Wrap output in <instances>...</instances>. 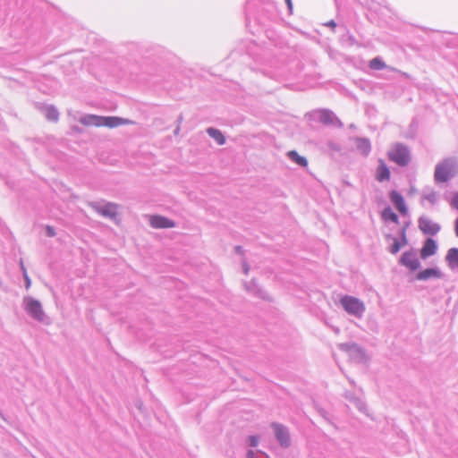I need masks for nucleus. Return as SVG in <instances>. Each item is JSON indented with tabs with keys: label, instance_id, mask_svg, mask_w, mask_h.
<instances>
[{
	"label": "nucleus",
	"instance_id": "obj_1",
	"mask_svg": "<svg viewBox=\"0 0 458 458\" xmlns=\"http://www.w3.org/2000/svg\"><path fill=\"white\" fill-rule=\"evenodd\" d=\"M456 174H458V158L448 157L436 165L434 178L437 182H446Z\"/></svg>",
	"mask_w": 458,
	"mask_h": 458
},
{
	"label": "nucleus",
	"instance_id": "obj_2",
	"mask_svg": "<svg viewBox=\"0 0 458 458\" xmlns=\"http://www.w3.org/2000/svg\"><path fill=\"white\" fill-rule=\"evenodd\" d=\"M22 308L34 320L45 325H48L50 323V319L46 315L41 302L33 297L24 296L22 299Z\"/></svg>",
	"mask_w": 458,
	"mask_h": 458
},
{
	"label": "nucleus",
	"instance_id": "obj_3",
	"mask_svg": "<svg viewBox=\"0 0 458 458\" xmlns=\"http://www.w3.org/2000/svg\"><path fill=\"white\" fill-rule=\"evenodd\" d=\"M388 158L400 166H406L411 160L408 147L403 143H395L387 153Z\"/></svg>",
	"mask_w": 458,
	"mask_h": 458
},
{
	"label": "nucleus",
	"instance_id": "obj_4",
	"mask_svg": "<svg viewBox=\"0 0 458 458\" xmlns=\"http://www.w3.org/2000/svg\"><path fill=\"white\" fill-rule=\"evenodd\" d=\"M340 303L348 314L359 318L363 316L365 305L360 299L350 295H344L340 299Z\"/></svg>",
	"mask_w": 458,
	"mask_h": 458
},
{
	"label": "nucleus",
	"instance_id": "obj_5",
	"mask_svg": "<svg viewBox=\"0 0 458 458\" xmlns=\"http://www.w3.org/2000/svg\"><path fill=\"white\" fill-rule=\"evenodd\" d=\"M338 348L348 353L351 360L357 363H363L367 360L366 352L363 348L354 343H343L338 344Z\"/></svg>",
	"mask_w": 458,
	"mask_h": 458
},
{
	"label": "nucleus",
	"instance_id": "obj_6",
	"mask_svg": "<svg viewBox=\"0 0 458 458\" xmlns=\"http://www.w3.org/2000/svg\"><path fill=\"white\" fill-rule=\"evenodd\" d=\"M271 428L274 429L275 437L283 448H287L291 445L290 433L288 428L283 424L273 422Z\"/></svg>",
	"mask_w": 458,
	"mask_h": 458
},
{
	"label": "nucleus",
	"instance_id": "obj_7",
	"mask_svg": "<svg viewBox=\"0 0 458 458\" xmlns=\"http://www.w3.org/2000/svg\"><path fill=\"white\" fill-rule=\"evenodd\" d=\"M418 226L425 235L434 236L441 230V225L439 224L433 222L430 218L424 216L419 217Z\"/></svg>",
	"mask_w": 458,
	"mask_h": 458
},
{
	"label": "nucleus",
	"instance_id": "obj_8",
	"mask_svg": "<svg viewBox=\"0 0 458 458\" xmlns=\"http://www.w3.org/2000/svg\"><path fill=\"white\" fill-rule=\"evenodd\" d=\"M399 262L411 271H415L420 267V262L413 250L403 252Z\"/></svg>",
	"mask_w": 458,
	"mask_h": 458
},
{
	"label": "nucleus",
	"instance_id": "obj_9",
	"mask_svg": "<svg viewBox=\"0 0 458 458\" xmlns=\"http://www.w3.org/2000/svg\"><path fill=\"white\" fill-rule=\"evenodd\" d=\"M94 209L105 217H108L110 219H114L117 215V205L107 202L105 204L94 203L92 204Z\"/></svg>",
	"mask_w": 458,
	"mask_h": 458
},
{
	"label": "nucleus",
	"instance_id": "obj_10",
	"mask_svg": "<svg viewBox=\"0 0 458 458\" xmlns=\"http://www.w3.org/2000/svg\"><path fill=\"white\" fill-rule=\"evenodd\" d=\"M318 121L325 125L343 126V123L336 115L328 109H323L318 112Z\"/></svg>",
	"mask_w": 458,
	"mask_h": 458
},
{
	"label": "nucleus",
	"instance_id": "obj_11",
	"mask_svg": "<svg viewBox=\"0 0 458 458\" xmlns=\"http://www.w3.org/2000/svg\"><path fill=\"white\" fill-rule=\"evenodd\" d=\"M389 199L391 202L394 204L395 208L401 213L403 216H406L408 214V208L404 202L403 197L395 190H392L389 192Z\"/></svg>",
	"mask_w": 458,
	"mask_h": 458
},
{
	"label": "nucleus",
	"instance_id": "obj_12",
	"mask_svg": "<svg viewBox=\"0 0 458 458\" xmlns=\"http://www.w3.org/2000/svg\"><path fill=\"white\" fill-rule=\"evenodd\" d=\"M149 225L151 227L158 229L173 228L175 226V223L173 220L158 215L149 217Z\"/></svg>",
	"mask_w": 458,
	"mask_h": 458
},
{
	"label": "nucleus",
	"instance_id": "obj_13",
	"mask_svg": "<svg viewBox=\"0 0 458 458\" xmlns=\"http://www.w3.org/2000/svg\"><path fill=\"white\" fill-rule=\"evenodd\" d=\"M132 123L131 120L117 116H101V126L115 128L120 125Z\"/></svg>",
	"mask_w": 458,
	"mask_h": 458
},
{
	"label": "nucleus",
	"instance_id": "obj_14",
	"mask_svg": "<svg viewBox=\"0 0 458 458\" xmlns=\"http://www.w3.org/2000/svg\"><path fill=\"white\" fill-rule=\"evenodd\" d=\"M437 250V242L432 238H427L420 250V258L423 259L436 254Z\"/></svg>",
	"mask_w": 458,
	"mask_h": 458
},
{
	"label": "nucleus",
	"instance_id": "obj_15",
	"mask_svg": "<svg viewBox=\"0 0 458 458\" xmlns=\"http://www.w3.org/2000/svg\"><path fill=\"white\" fill-rule=\"evenodd\" d=\"M443 273L437 267L426 268L416 275V279L420 281H426L432 277L442 278Z\"/></svg>",
	"mask_w": 458,
	"mask_h": 458
},
{
	"label": "nucleus",
	"instance_id": "obj_16",
	"mask_svg": "<svg viewBox=\"0 0 458 458\" xmlns=\"http://www.w3.org/2000/svg\"><path fill=\"white\" fill-rule=\"evenodd\" d=\"M376 179L380 182L388 181L390 179V170L382 159H379L378 161V166L376 172Z\"/></svg>",
	"mask_w": 458,
	"mask_h": 458
},
{
	"label": "nucleus",
	"instance_id": "obj_17",
	"mask_svg": "<svg viewBox=\"0 0 458 458\" xmlns=\"http://www.w3.org/2000/svg\"><path fill=\"white\" fill-rule=\"evenodd\" d=\"M244 286L246 291L264 300L267 299V293L257 284L255 280H251L249 283H244Z\"/></svg>",
	"mask_w": 458,
	"mask_h": 458
},
{
	"label": "nucleus",
	"instance_id": "obj_18",
	"mask_svg": "<svg viewBox=\"0 0 458 458\" xmlns=\"http://www.w3.org/2000/svg\"><path fill=\"white\" fill-rule=\"evenodd\" d=\"M355 146L357 150L365 157L368 156L371 150L370 141L367 138H357L355 140Z\"/></svg>",
	"mask_w": 458,
	"mask_h": 458
},
{
	"label": "nucleus",
	"instance_id": "obj_19",
	"mask_svg": "<svg viewBox=\"0 0 458 458\" xmlns=\"http://www.w3.org/2000/svg\"><path fill=\"white\" fill-rule=\"evenodd\" d=\"M79 122L85 126H101V116L96 114H85L81 116Z\"/></svg>",
	"mask_w": 458,
	"mask_h": 458
},
{
	"label": "nucleus",
	"instance_id": "obj_20",
	"mask_svg": "<svg viewBox=\"0 0 458 458\" xmlns=\"http://www.w3.org/2000/svg\"><path fill=\"white\" fill-rule=\"evenodd\" d=\"M445 261L451 269L458 268V248H451L448 250Z\"/></svg>",
	"mask_w": 458,
	"mask_h": 458
},
{
	"label": "nucleus",
	"instance_id": "obj_21",
	"mask_svg": "<svg viewBox=\"0 0 458 458\" xmlns=\"http://www.w3.org/2000/svg\"><path fill=\"white\" fill-rule=\"evenodd\" d=\"M286 156L290 160L299 165L301 167H306L308 165V161L306 157H301L295 150H290L287 152Z\"/></svg>",
	"mask_w": 458,
	"mask_h": 458
},
{
	"label": "nucleus",
	"instance_id": "obj_22",
	"mask_svg": "<svg viewBox=\"0 0 458 458\" xmlns=\"http://www.w3.org/2000/svg\"><path fill=\"white\" fill-rule=\"evenodd\" d=\"M207 133L216 140L217 144L224 145L225 143V138L218 129L209 127L207 129Z\"/></svg>",
	"mask_w": 458,
	"mask_h": 458
},
{
	"label": "nucleus",
	"instance_id": "obj_23",
	"mask_svg": "<svg viewBox=\"0 0 458 458\" xmlns=\"http://www.w3.org/2000/svg\"><path fill=\"white\" fill-rule=\"evenodd\" d=\"M381 217L385 221H391L394 224H399L398 216L393 211V209L390 207H386L382 210Z\"/></svg>",
	"mask_w": 458,
	"mask_h": 458
},
{
	"label": "nucleus",
	"instance_id": "obj_24",
	"mask_svg": "<svg viewBox=\"0 0 458 458\" xmlns=\"http://www.w3.org/2000/svg\"><path fill=\"white\" fill-rule=\"evenodd\" d=\"M43 112L48 121L56 122L59 118V112L54 106H46Z\"/></svg>",
	"mask_w": 458,
	"mask_h": 458
},
{
	"label": "nucleus",
	"instance_id": "obj_25",
	"mask_svg": "<svg viewBox=\"0 0 458 458\" xmlns=\"http://www.w3.org/2000/svg\"><path fill=\"white\" fill-rule=\"evenodd\" d=\"M386 239L387 241H389V240L393 241V243L388 248L389 252L392 254H396L400 250V249L403 246V242H400L398 238L394 237L391 234L386 235Z\"/></svg>",
	"mask_w": 458,
	"mask_h": 458
},
{
	"label": "nucleus",
	"instance_id": "obj_26",
	"mask_svg": "<svg viewBox=\"0 0 458 458\" xmlns=\"http://www.w3.org/2000/svg\"><path fill=\"white\" fill-rule=\"evenodd\" d=\"M346 398L350 402H352L359 411H360L362 412H365V411H366V404L364 403V402L360 398L355 397V396H353L352 394H346Z\"/></svg>",
	"mask_w": 458,
	"mask_h": 458
},
{
	"label": "nucleus",
	"instance_id": "obj_27",
	"mask_svg": "<svg viewBox=\"0 0 458 458\" xmlns=\"http://www.w3.org/2000/svg\"><path fill=\"white\" fill-rule=\"evenodd\" d=\"M422 196H423L424 199H427L431 204H436L438 199L437 192L435 191L429 190V189L424 190Z\"/></svg>",
	"mask_w": 458,
	"mask_h": 458
},
{
	"label": "nucleus",
	"instance_id": "obj_28",
	"mask_svg": "<svg viewBox=\"0 0 458 458\" xmlns=\"http://www.w3.org/2000/svg\"><path fill=\"white\" fill-rule=\"evenodd\" d=\"M369 67L373 70H383L386 67V64L379 57H375L369 62Z\"/></svg>",
	"mask_w": 458,
	"mask_h": 458
},
{
	"label": "nucleus",
	"instance_id": "obj_29",
	"mask_svg": "<svg viewBox=\"0 0 458 458\" xmlns=\"http://www.w3.org/2000/svg\"><path fill=\"white\" fill-rule=\"evenodd\" d=\"M247 458H268V455L259 450H249L246 454Z\"/></svg>",
	"mask_w": 458,
	"mask_h": 458
},
{
	"label": "nucleus",
	"instance_id": "obj_30",
	"mask_svg": "<svg viewBox=\"0 0 458 458\" xmlns=\"http://www.w3.org/2000/svg\"><path fill=\"white\" fill-rule=\"evenodd\" d=\"M259 437L257 436H250L247 439L248 445L251 447H256L259 445Z\"/></svg>",
	"mask_w": 458,
	"mask_h": 458
},
{
	"label": "nucleus",
	"instance_id": "obj_31",
	"mask_svg": "<svg viewBox=\"0 0 458 458\" xmlns=\"http://www.w3.org/2000/svg\"><path fill=\"white\" fill-rule=\"evenodd\" d=\"M399 235L401 238V240L399 241L403 242V245H406L408 243V240L406 237V227H403L400 230Z\"/></svg>",
	"mask_w": 458,
	"mask_h": 458
},
{
	"label": "nucleus",
	"instance_id": "obj_32",
	"mask_svg": "<svg viewBox=\"0 0 458 458\" xmlns=\"http://www.w3.org/2000/svg\"><path fill=\"white\" fill-rule=\"evenodd\" d=\"M55 230L53 226L51 225H47L46 226V235L48 236V237H54L55 236Z\"/></svg>",
	"mask_w": 458,
	"mask_h": 458
},
{
	"label": "nucleus",
	"instance_id": "obj_33",
	"mask_svg": "<svg viewBox=\"0 0 458 458\" xmlns=\"http://www.w3.org/2000/svg\"><path fill=\"white\" fill-rule=\"evenodd\" d=\"M327 146L331 150H334V151H340V149H341L340 146L337 143L333 142V141H329L327 143Z\"/></svg>",
	"mask_w": 458,
	"mask_h": 458
},
{
	"label": "nucleus",
	"instance_id": "obj_34",
	"mask_svg": "<svg viewBox=\"0 0 458 458\" xmlns=\"http://www.w3.org/2000/svg\"><path fill=\"white\" fill-rule=\"evenodd\" d=\"M23 277H24V280H25V287H26L27 289H29V288L30 287L31 282H30V279L29 276H28V274H27V271H26V270H24V276H23Z\"/></svg>",
	"mask_w": 458,
	"mask_h": 458
},
{
	"label": "nucleus",
	"instance_id": "obj_35",
	"mask_svg": "<svg viewBox=\"0 0 458 458\" xmlns=\"http://www.w3.org/2000/svg\"><path fill=\"white\" fill-rule=\"evenodd\" d=\"M452 205H453L456 209H458V192H457V193H455V195L454 196L453 200H452Z\"/></svg>",
	"mask_w": 458,
	"mask_h": 458
},
{
	"label": "nucleus",
	"instance_id": "obj_36",
	"mask_svg": "<svg viewBox=\"0 0 458 458\" xmlns=\"http://www.w3.org/2000/svg\"><path fill=\"white\" fill-rule=\"evenodd\" d=\"M242 269H243V273H244L245 275H247V274L249 273L250 267H249V265L247 264V262H246V261H243V262H242Z\"/></svg>",
	"mask_w": 458,
	"mask_h": 458
},
{
	"label": "nucleus",
	"instance_id": "obj_37",
	"mask_svg": "<svg viewBox=\"0 0 458 458\" xmlns=\"http://www.w3.org/2000/svg\"><path fill=\"white\" fill-rule=\"evenodd\" d=\"M235 252L238 253V254H242L243 253V249L242 247L241 246H236L235 247Z\"/></svg>",
	"mask_w": 458,
	"mask_h": 458
},
{
	"label": "nucleus",
	"instance_id": "obj_38",
	"mask_svg": "<svg viewBox=\"0 0 458 458\" xmlns=\"http://www.w3.org/2000/svg\"><path fill=\"white\" fill-rule=\"evenodd\" d=\"M326 25L331 28H335L336 26V23L335 22V21L331 20Z\"/></svg>",
	"mask_w": 458,
	"mask_h": 458
},
{
	"label": "nucleus",
	"instance_id": "obj_39",
	"mask_svg": "<svg viewBox=\"0 0 458 458\" xmlns=\"http://www.w3.org/2000/svg\"><path fill=\"white\" fill-rule=\"evenodd\" d=\"M454 231H455L456 236L458 237V217L456 218L455 223H454Z\"/></svg>",
	"mask_w": 458,
	"mask_h": 458
},
{
	"label": "nucleus",
	"instance_id": "obj_40",
	"mask_svg": "<svg viewBox=\"0 0 458 458\" xmlns=\"http://www.w3.org/2000/svg\"><path fill=\"white\" fill-rule=\"evenodd\" d=\"M286 1V4H287V6L288 8L290 9V11L292 10L293 8V4H292V1L291 0H285Z\"/></svg>",
	"mask_w": 458,
	"mask_h": 458
},
{
	"label": "nucleus",
	"instance_id": "obj_41",
	"mask_svg": "<svg viewBox=\"0 0 458 458\" xmlns=\"http://www.w3.org/2000/svg\"><path fill=\"white\" fill-rule=\"evenodd\" d=\"M182 120H183L182 114H180L177 118V123L180 125V123L182 122Z\"/></svg>",
	"mask_w": 458,
	"mask_h": 458
},
{
	"label": "nucleus",
	"instance_id": "obj_42",
	"mask_svg": "<svg viewBox=\"0 0 458 458\" xmlns=\"http://www.w3.org/2000/svg\"><path fill=\"white\" fill-rule=\"evenodd\" d=\"M179 131H180V125H179V124H177V126H176V128H175V130H174V133L175 135H177V134L179 133Z\"/></svg>",
	"mask_w": 458,
	"mask_h": 458
},
{
	"label": "nucleus",
	"instance_id": "obj_43",
	"mask_svg": "<svg viewBox=\"0 0 458 458\" xmlns=\"http://www.w3.org/2000/svg\"><path fill=\"white\" fill-rule=\"evenodd\" d=\"M21 268L22 270V273L24 274V270H26V268L24 267L22 261H21Z\"/></svg>",
	"mask_w": 458,
	"mask_h": 458
}]
</instances>
